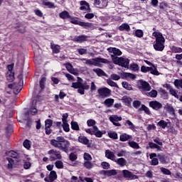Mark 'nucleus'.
<instances>
[{
    "label": "nucleus",
    "instance_id": "obj_1",
    "mask_svg": "<svg viewBox=\"0 0 182 182\" xmlns=\"http://www.w3.org/2000/svg\"><path fill=\"white\" fill-rule=\"evenodd\" d=\"M51 146L59 149V150H63V151L68 152L69 150V146H70V142L65 139L63 136H58L55 139H52L50 141Z\"/></svg>",
    "mask_w": 182,
    "mask_h": 182
},
{
    "label": "nucleus",
    "instance_id": "obj_2",
    "mask_svg": "<svg viewBox=\"0 0 182 182\" xmlns=\"http://www.w3.org/2000/svg\"><path fill=\"white\" fill-rule=\"evenodd\" d=\"M152 36L156 39L154 43V49L158 52H163L164 50V42H166L163 34L160 32L155 31L152 33Z\"/></svg>",
    "mask_w": 182,
    "mask_h": 182
},
{
    "label": "nucleus",
    "instance_id": "obj_3",
    "mask_svg": "<svg viewBox=\"0 0 182 182\" xmlns=\"http://www.w3.org/2000/svg\"><path fill=\"white\" fill-rule=\"evenodd\" d=\"M112 59L115 65H118L119 66H122V68L129 69V65L130 64L129 59L122 57L119 58L113 55H112Z\"/></svg>",
    "mask_w": 182,
    "mask_h": 182
},
{
    "label": "nucleus",
    "instance_id": "obj_4",
    "mask_svg": "<svg viewBox=\"0 0 182 182\" xmlns=\"http://www.w3.org/2000/svg\"><path fill=\"white\" fill-rule=\"evenodd\" d=\"M70 22L71 23H73L74 25H79L80 26H83L86 28H90V29H92V28H93V23L80 21L79 18H77V17H70Z\"/></svg>",
    "mask_w": 182,
    "mask_h": 182
},
{
    "label": "nucleus",
    "instance_id": "obj_5",
    "mask_svg": "<svg viewBox=\"0 0 182 182\" xmlns=\"http://www.w3.org/2000/svg\"><path fill=\"white\" fill-rule=\"evenodd\" d=\"M97 93L100 97L105 99V97H109L112 95V90L107 87H102L97 90Z\"/></svg>",
    "mask_w": 182,
    "mask_h": 182
},
{
    "label": "nucleus",
    "instance_id": "obj_6",
    "mask_svg": "<svg viewBox=\"0 0 182 182\" xmlns=\"http://www.w3.org/2000/svg\"><path fill=\"white\" fill-rule=\"evenodd\" d=\"M23 85V81L22 80H19L18 84L14 83V84H9L8 85V87L9 89H13L14 93L18 94L22 90V85Z\"/></svg>",
    "mask_w": 182,
    "mask_h": 182
},
{
    "label": "nucleus",
    "instance_id": "obj_7",
    "mask_svg": "<svg viewBox=\"0 0 182 182\" xmlns=\"http://www.w3.org/2000/svg\"><path fill=\"white\" fill-rule=\"evenodd\" d=\"M48 154L50 156V161H55V160H60L62 159V155L60 152L50 149L48 151Z\"/></svg>",
    "mask_w": 182,
    "mask_h": 182
},
{
    "label": "nucleus",
    "instance_id": "obj_8",
    "mask_svg": "<svg viewBox=\"0 0 182 182\" xmlns=\"http://www.w3.org/2000/svg\"><path fill=\"white\" fill-rule=\"evenodd\" d=\"M99 63H107V60L102 58H96L92 60H88L86 61L87 65H93L94 66H99Z\"/></svg>",
    "mask_w": 182,
    "mask_h": 182
},
{
    "label": "nucleus",
    "instance_id": "obj_9",
    "mask_svg": "<svg viewBox=\"0 0 182 182\" xmlns=\"http://www.w3.org/2000/svg\"><path fill=\"white\" fill-rule=\"evenodd\" d=\"M139 89L142 90V92H149L151 90V87H150V84L147 82L141 80L139 81Z\"/></svg>",
    "mask_w": 182,
    "mask_h": 182
},
{
    "label": "nucleus",
    "instance_id": "obj_10",
    "mask_svg": "<svg viewBox=\"0 0 182 182\" xmlns=\"http://www.w3.org/2000/svg\"><path fill=\"white\" fill-rule=\"evenodd\" d=\"M94 5L97 8H100V9H103L107 6V0H95Z\"/></svg>",
    "mask_w": 182,
    "mask_h": 182
},
{
    "label": "nucleus",
    "instance_id": "obj_11",
    "mask_svg": "<svg viewBox=\"0 0 182 182\" xmlns=\"http://www.w3.org/2000/svg\"><path fill=\"white\" fill-rule=\"evenodd\" d=\"M122 174L125 178H129V180H137V178H139V176L133 174V173L127 170H123Z\"/></svg>",
    "mask_w": 182,
    "mask_h": 182
},
{
    "label": "nucleus",
    "instance_id": "obj_12",
    "mask_svg": "<svg viewBox=\"0 0 182 182\" xmlns=\"http://www.w3.org/2000/svg\"><path fill=\"white\" fill-rule=\"evenodd\" d=\"M109 120L112 122V123H113L114 126H117V127L121 126L120 123L117 122L122 121V117H119L117 115H112L109 117Z\"/></svg>",
    "mask_w": 182,
    "mask_h": 182
},
{
    "label": "nucleus",
    "instance_id": "obj_13",
    "mask_svg": "<svg viewBox=\"0 0 182 182\" xmlns=\"http://www.w3.org/2000/svg\"><path fill=\"white\" fill-rule=\"evenodd\" d=\"M65 68L70 73H72V75H75V76H77L79 75V70L73 68L72 64L66 63Z\"/></svg>",
    "mask_w": 182,
    "mask_h": 182
},
{
    "label": "nucleus",
    "instance_id": "obj_14",
    "mask_svg": "<svg viewBox=\"0 0 182 182\" xmlns=\"http://www.w3.org/2000/svg\"><path fill=\"white\" fill-rule=\"evenodd\" d=\"M80 4L81 5L80 9V11H83V12H90V6L87 4V2L85 1H81L80 2Z\"/></svg>",
    "mask_w": 182,
    "mask_h": 182
},
{
    "label": "nucleus",
    "instance_id": "obj_15",
    "mask_svg": "<svg viewBox=\"0 0 182 182\" xmlns=\"http://www.w3.org/2000/svg\"><path fill=\"white\" fill-rule=\"evenodd\" d=\"M93 130L95 137L100 138L103 136V134H106V131H100L99 130V128H97V127L96 126L93 127Z\"/></svg>",
    "mask_w": 182,
    "mask_h": 182
},
{
    "label": "nucleus",
    "instance_id": "obj_16",
    "mask_svg": "<svg viewBox=\"0 0 182 182\" xmlns=\"http://www.w3.org/2000/svg\"><path fill=\"white\" fill-rule=\"evenodd\" d=\"M150 107L154 109L155 110H159V109H161L162 105L160 102L157 101H151L149 102Z\"/></svg>",
    "mask_w": 182,
    "mask_h": 182
},
{
    "label": "nucleus",
    "instance_id": "obj_17",
    "mask_svg": "<svg viewBox=\"0 0 182 182\" xmlns=\"http://www.w3.org/2000/svg\"><path fill=\"white\" fill-rule=\"evenodd\" d=\"M105 156L107 159H109V160H112V161L116 160V155H114V152L111 151L109 149L106 150Z\"/></svg>",
    "mask_w": 182,
    "mask_h": 182
},
{
    "label": "nucleus",
    "instance_id": "obj_18",
    "mask_svg": "<svg viewBox=\"0 0 182 182\" xmlns=\"http://www.w3.org/2000/svg\"><path fill=\"white\" fill-rule=\"evenodd\" d=\"M121 77L122 79H136V75L130 73H122Z\"/></svg>",
    "mask_w": 182,
    "mask_h": 182
},
{
    "label": "nucleus",
    "instance_id": "obj_19",
    "mask_svg": "<svg viewBox=\"0 0 182 182\" xmlns=\"http://www.w3.org/2000/svg\"><path fill=\"white\" fill-rule=\"evenodd\" d=\"M149 157L151 160V165L152 166H157V164H159V159H157V158H156V157H157L156 154H154V153L151 154L149 155Z\"/></svg>",
    "mask_w": 182,
    "mask_h": 182
},
{
    "label": "nucleus",
    "instance_id": "obj_20",
    "mask_svg": "<svg viewBox=\"0 0 182 182\" xmlns=\"http://www.w3.org/2000/svg\"><path fill=\"white\" fill-rule=\"evenodd\" d=\"M132 135L124 133L119 136L120 141H127V140H132Z\"/></svg>",
    "mask_w": 182,
    "mask_h": 182
},
{
    "label": "nucleus",
    "instance_id": "obj_21",
    "mask_svg": "<svg viewBox=\"0 0 182 182\" xmlns=\"http://www.w3.org/2000/svg\"><path fill=\"white\" fill-rule=\"evenodd\" d=\"M87 39V36H76L73 38L74 42H78V43H82V42L86 41Z\"/></svg>",
    "mask_w": 182,
    "mask_h": 182
},
{
    "label": "nucleus",
    "instance_id": "obj_22",
    "mask_svg": "<svg viewBox=\"0 0 182 182\" xmlns=\"http://www.w3.org/2000/svg\"><path fill=\"white\" fill-rule=\"evenodd\" d=\"M30 113L33 116H34V114H38V109H36V100H33V105L30 108Z\"/></svg>",
    "mask_w": 182,
    "mask_h": 182
},
{
    "label": "nucleus",
    "instance_id": "obj_23",
    "mask_svg": "<svg viewBox=\"0 0 182 182\" xmlns=\"http://www.w3.org/2000/svg\"><path fill=\"white\" fill-rule=\"evenodd\" d=\"M89 85L82 84L81 86L78 88L77 92L80 95H85V90H88Z\"/></svg>",
    "mask_w": 182,
    "mask_h": 182
},
{
    "label": "nucleus",
    "instance_id": "obj_24",
    "mask_svg": "<svg viewBox=\"0 0 182 182\" xmlns=\"http://www.w3.org/2000/svg\"><path fill=\"white\" fill-rule=\"evenodd\" d=\"M50 48L53 53H59V52H60V46L58 45H55V44H53V43H51Z\"/></svg>",
    "mask_w": 182,
    "mask_h": 182
},
{
    "label": "nucleus",
    "instance_id": "obj_25",
    "mask_svg": "<svg viewBox=\"0 0 182 182\" xmlns=\"http://www.w3.org/2000/svg\"><path fill=\"white\" fill-rule=\"evenodd\" d=\"M6 79L8 82H14L15 80V73L14 72H7Z\"/></svg>",
    "mask_w": 182,
    "mask_h": 182
},
{
    "label": "nucleus",
    "instance_id": "obj_26",
    "mask_svg": "<svg viewBox=\"0 0 182 182\" xmlns=\"http://www.w3.org/2000/svg\"><path fill=\"white\" fill-rule=\"evenodd\" d=\"M79 143H82V144L87 145L89 144V139L86 136H80L78 137Z\"/></svg>",
    "mask_w": 182,
    "mask_h": 182
},
{
    "label": "nucleus",
    "instance_id": "obj_27",
    "mask_svg": "<svg viewBox=\"0 0 182 182\" xmlns=\"http://www.w3.org/2000/svg\"><path fill=\"white\" fill-rule=\"evenodd\" d=\"M158 157L160 160L161 163H163V164H165V163H168L170 161V159L166 156V155H158Z\"/></svg>",
    "mask_w": 182,
    "mask_h": 182
},
{
    "label": "nucleus",
    "instance_id": "obj_28",
    "mask_svg": "<svg viewBox=\"0 0 182 182\" xmlns=\"http://www.w3.org/2000/svg\"><path fill=\"white\" fill-rule=\"evenodd\" d=\"M48 178L50 180V181H55V180H56V178H58V174H56V171H51Z\"/></svg>",
    "mask_w": 182,
    "mask_h": 182
},
{
    "label": "nucleus",
    "instance_id": "obj_29",
    "mask_svg": "<svg viewBox=\"0 0 182 182\" xmlns=\"http://www.w3.org/2000/svg\"><path fill=\"white\" fill-rule=\"evenodd\" d=\"M105 176H107L108 177H112V176H116L117 174V171L114 169L105 171L104 172Z\"/></svg>",
    "mask_w": 182,
    "mask_h": 182
},
{
    "label": "nucleus",
    "instance_id": "obj_30",
    "mask_svg": "<svg viewBox=\"0 0 182 182\" xmlns=\"http://www.w3.org/2000/svg\"><path fill=\"white\" fill-rule=\"evenodd\" d=\"M119 31H127V32H129L130 31V26H129L128 23H123L119 27Z\"/></svg>",
    "mask_w": 182,
    "mask_h": 182
},
{
    "label": "nucleus",
    "instance_id": "obj_31",
    "mask_svg": "<svg viewBox=\"0 0 182 182\" xmlns=\"http://www.w3.org/2000/svg\"><path fill=\"white\" fill-rule=\"evenodd\" d=\"M104 103L107 107H111V106H113V103H114V100L112 98H108L105 100Z\"/></svg>",
    "mask_w": 182,
    "mask_h": 182
},
{
    "label": "nucleus",
    "instance_id": "obj_32",
    "mask_svg": "<svg viewBox=\"0 0 182 182\" xmlns=\"http://www.w3.org/2000/svg\"><path fill=\"white\" fill-rule=\"evenodd\" d=\"M60 18H61L62 19H69V18H70V16L69 15V12L64 11L63 12H61L59 14Z\"/></svg>",
    "mask_w": 182,
    "mask_h": 182
},
{
    "label": "nucleus",
    "instance_id": "obj_33",
    "mask_svg": "<svg viewBox=\"0 0 182 182\" xmlns=\"http://www.w3.org/2000/svg\"><path fill=\"white\" fill-rule=\"evenodd\" d=\"M109 52H112L114 55H117V56H120L122 55V52L119 50V48H112L108 49Z\"/></svg>",
    "mask_w": 182,
    "mask_h": 182
},
{
    "label": "nucleus",
    "instance_id": "obj_34",
    "mask_svg": "<svg viewBox=\"0 0 182 182\" xmlns=\"http://www.w3.org/2000/svg\"><path fill=\"white\" fill-rule=\"evenodd\" d=\"M115 163L118 164L119 166H122V167L124 166H126V159H124V158H119L118 159H115L114 160Z\"/></svg>",
    "mask_w": 182,
    "mask_h": 182
},
{
    "label": "nucleus",
    "instance_id": "obj_35",
    "mask_svg": "<svg viewBox=\"0 0 182 182\" xmlns=\"http://www.w3.org/2000/svg\"><path fill=\"white\" fill-rule=\"evenodd\" d=\"M129 146H130L132 149H140V146H139V144H137L136 141H129L128 142Z\"/></svg>",
    "mask_w": 182,
    "mask_h": 182
},
{
    "label": "nucleus",
    "instance_id": "obj_36",
    "mask_svg": "<svg viewBox=\"0 0 182 182\" xmlns=\"http://www.w3.org/2000/svg\"><path fill=\"white\" fill-rule=\"evenodd\" d=\"M168 91L172 96H174L176 99H178V92L172 87L168 88Z\"/></svg>",
    "mask_w": 182,
    "mask_h": 182
},
{
    "label": "nucleus",
    "instance_id": "obj_37",
    "mask_svg": "<svg viewBox=\"0 0 182 182\" xmlns=\"http://www.w3.org/2000/svg\"><path fill=\"white\" fill-rule=\"evenodd\" d=\"M122 102L126 106H130V105H132V98L124 97L122 99Z\"/></svg>",
    "mask_w": 182,
    "mask_h": 182
},
{
    "label": "nucleus",
    "instance_id": "obj_38",
    "mask_svg": "<svg viewBox=\"0 0 182 182\" xmlns=\"http://www.w3.org/2000/svg\"><path fill=\"white\" fill-rule=\"evenodd\" d=\"M149 72H151L152 75H156V76H159L160 75V73H159V71L157 70V68L154 65L150 67Z\"/></svg>",
    "mask_w": 182,
    "mask_h": 182
},
{
    "label": "nucleus",
    "instance_id": "obj_39",
    "mask_svg": "<svg viewBox=\"0 0 182 182\" xmlns=\"http://www.w3.org/2000/svg\"><path fill=\"white\" fill-rule=\"evenodd\" d=\"M171 50L173 52V53H181L182 52V48L180 47H176V46H172L171 48Z\"/></svg>",
    "mask_w": 182,
    "mask_h": 182
},
{
    "label": "nucleus",
    "instance_id": "obj_40",
    "mask_svg": "<svg viewBox=\"0 0 182 182\" xmlns=\"http://www.w3.org/2000/svg\"><path fill=\"white\" fill-rule=\"evenodd\" d=\"M93 72H95L98 76H105L106 75L100 68L93 69Z\"/></svg>",
    "mask_w": 182,
    "mask_h": 182
},
{
    "label": "nucleus",
    "instance_id": "obj_41",
    "mask_svg": "<svg viewBox=\"0 0 182 182\" xmlns=\"http://www.w3.org/2000/svg\"><path fill=\"white\" fill-rule=\"evenodd\" d=\"M87 124L88 127H95V126H96V121L92 119H88L87 121Z\"/></svg>",
    "mask_w": 182,
    "mask_h": 182
},
{
    "label": "nucleus",
    "instance_id": "obj_42",
    "mask_svg": "<svg viewBox=\"0 0 182 182\" xmlns=\"http://www.w3.org/2000/svg\"><path fill=\"white\" fill-rule=\"evenodd\" d=\"M53 124V121L52 119H46L45 121V129H50L52 124Z\"/></svg>",
    "mask_w": 182,
    "mask_h": 182
},
{
    "label": "nucleus",
    "instance_id": "obj_43",
    "mask_svg": "<svg viewBox=\"0 0 182 182\" xmlns=\"http://www.w3.org/2000/svg\"><path fill=\"white\" fill-rule=\"evenodd\" d=\"M149 149H156L157 150H161V147L160 146L153 143L149 142Z\"/></svg>",
    "mask_w": 182,
    "mask_h": 182
},
{
    "label": "nucleus",
    "instance_id": "obj_44",
    "mask_svg": "<svg viewBox=\"0 0 182 182\" xmlns=\"http://www.w3.org/2000/svg\"><path fill=\"white\" fill-rule=\"evenodd\" d=\"M122 87L127 90H132V85L129 84L127 82H122Z\"/></svg>",
    "mask_w": 182,
    "mask_h": 182
},
{
    "label": "nucleus",
    "instance_id": "obj_45",
    "mask_svg": "<svg viewBox=\"0 0 182 182\" xmlns=\"http://www.w3.org/2000/svg\"><path fill=\"white\" fill-rule=\"evenodd\" d=\"M157 126H159V127L162 129H166V127H167V122L164 120H161L158 122Z\"/></svg>",
    "mask_w": 182,
    "mask_h": 182
},
{
    "label": "nucleus",
    "instance_id": "obj_46",
    "mask_svg": "<svg viewBox=\"0 0 182 182\" xmlns=\"http://www.w3.org/2000/svg\"><path fill=\"white\" fill-rule=\"evenodd\" d=\"M62 127L64 132H66L68 133L70 131V128L69 127V124L68 122L63 123Z\"/></svg>",
    "mask_w": 182,
    "mask_h": 182
},
{
    "label": "nucleus",
    "instance_id": "obj_47",
    "mask_svg": "<svg viewBox=\"0 0 182 182\" xmlns=\"http://www.w3.org/2000/svg\"><path fill=\"white\" fill-rule=\"evenodd\" d=\"M84 166L85 168L90 170L91 168H93V164H92L90 161H85L84 163Z\"/></svg>",
    "mask_w": 182,
    "mask_h": 182
},
{
    "label": "nucleus",
    "instance_id": "obj_48",
    "mask_svg": "<svg viewBox=\"0 0 182 182\" xmlns=\"http://www.w3.org/2000/svg\"><path fill=\"white\" fill-rule=\"evenodd\" d=\"M101 166L104 170H109L110 168V164L106 161L102 162Z\"/></svg>",
    "mask_w": 182,
    "mask_h": 182
},
{
    "label": "nucleus",
    "instance_id": "obj_49",
    "mask_svg": "<svg viewBox=\"0 0 182 182\" xmlns=\"http://www.w3.org/2000/svg\"><path fill=\"white\" fill-rule=\"evenodd\" d=\"M174 85L177 89H180V87L182 89V80H176L174 81Z\"/></svg>",
    "mask_w": 182,
    "mask_h": 182
},
{
    "label": "nucleus",
    "instance_id": "obj_50",
    "mask_svg": "<svg viewBox=\"0 0 182 182\" xmlns=\"http://www.w3.org/2000/svg\"><path fill=\"white\" fill-rule=\"evenodd\" d=\"M108 136L109 137H110V139H114V140H117V133H116L115 132H109Z\"/></svg>",
    "mask_w": 182,
    "mask_h": 182
},
{
    "label": "nucleus",
    "instance_id": "obj_51",
    "mask_svg": "<svg viewBox=\"0 0 182 182\" xmlns=\"http://www.w3.org/2000/svg\"><path fill=\"white\" fill-rule=\"evenodd\" d=\"M82 82L78 81L77 82H73L72 84L71 87H73L74 89H79L80 86H82Z\"/></svg>",
    "mask_w": 182,
    "mask_h": 182
},
{
    "label": "nucleus",
    "instance_id": "obj_52",
    "mask_svg": "<svg viewBox=\"0 0 182 182\" xmlns=\"http://www.w3.org/2000/svg\"><path fill=\"white\" fill-rule=\"evenodd\" d=\"M7 160L9 161V164L7 165L8 168L9 170H11V168H12L14 167V159H11V158H7Z\"/></svg>",
    "mask_w": 182,
    "mask_h": 182
},
{
    "label": "nucleus",
    "instance_id": "obj_53",
    "mask_svg": "<svg viewBox=\"0 0 182 182\" xmlns=\"http://www.w3.org/2000/svg\"><path fill=\"white\" fill-rule=\"evenodd\" d=\"M45 82H46V77H42L40 80V87L41 89H45Z\"/></svg>",
    "mask_w": 182,
    "mask_h": 182
},
{
    "label": "nucleus",
    "instance_id": "obj_54",
    "mask_svg": "<svg viewBox=\"0 0 182 182\" xmlns=\"http://www.w3.org/2000/svg\"><path fill=\"white\" fill-rule=\"evenodd\" d=\"M130 69L131 70H133V72H137V70H139L140 68H139V65L137 64H131Z\"/></svg>",
    "mask_w": 182,
    "mask_h": 182
},
{
    "label": "nucleus",
    "instance_id": "obj_55",
    "mask_svg": "<svg viewBox=\"0 0 182 182\" xmlns=\"http://www.w3.org/2000/svg\"><path fill=\"white\" fill-rule=\"evenodd\" d=\"M71 128L73 130H79V124L76 122H71Z\"/></svg>",
    "mask_w": 182,
    "mask_h": 182
},
{
    "label": "nucleus",
    "instance_id": "obj_56",
    "mask_svg": "<svg viewBox=\"0 0 182 182\" xmlns=\"http://www.w3.org/2000/svg\"><path fill=\"white\" fill-rule=\"evenodd\" d=\"M149 97H156L157 92L155 90H152L150 92L146 94Z\"/></svg>",
    "mask_w": 182,
    "mask_h": 182
},
{
    "label": "nucleus",
    "instance_id": "obj_57",
    "mask_svg": "<svg viewBox=\"0 0 182 182\" xmlns=\"http://www.w3.org/2000/svg\"><path fill=\"white\" fill-rule=\"evenodd\" d=\"M107 85H109V86H111L112 87H117V84L112 80H107Z\"/></svg>",
    "mask_w": 182,
    "mask_h": 182
},
{
    "label": "nucleus",
    "instance_id": "obj_58",
    "mask_svg": "<svg viewBox=\"0 0 182 182\" xmlns=\"http://www.w3.org/2000/svg\"><path fill=\"white\" fill-rule=\"evenodd\" d=\"M55 165L56 168H63V162L61 161H56Z\"/></svg>",
    "mask_w": 182,
    "mask_h": 182
},
{
    "label": "nucleus",
    "instance_id": "obj_59",
    "mask_svg": "<svg viewBox=\"0 0 182 182\" xmlns=\"http://www.w3.org/2000/svg\"><path fill=\"white\" fill-rule=\"evenodd\" d=\"M84 160H86V161H90L92 160V156L88 153L84 154Z\"/></svg>",
    "mask_w": 182,
    "mask_h": 182
},
{
    "label": "nucleus",
    "instance_id": "obj_60",
    "mask_svg": "<svg viewBox=\"0 0 182 182\" xmlns=\"http://www.w3.org/2000/svg\"><path fill=\"white\" fill-rule=\"evenodd\" d=\"M135 35L137 38H143V35H144V33H143V31L141 30H136L135 31Z\"/></svg>",
    "mask_w": 182,
    "mask_h": 182
},
{
    "label": "nucleus",
    "instance_id": "obj_61",
    "mask_svg": "<svg viewBox=\"0 0 182 182\" xmlns=\"http://www.w3.org/2000/svg\"><path fill=\"white\" fill-rule=\"evenodd\" d=\"M141 110H144V112L146 114H150V109H149V108L147 107H146V105H141Z\"/></svg>",
    "mask_w": 182,
    "mask_h": 182
},
{
    "label": "nucleus",
    "instance_id": "obj_62",
    "mask_svg": "<svg viewBox=\"0 0 182 182\" xmlns=\"http://www.w3.org/2000/svg\"><path fill=\"white\" fill-rule=\"evenodd\" d=\"M9 156L10 157H12L13 159H16V157H18V153H16V151H10L9 152Z\"/></svg>",
    "mask_w": 182,
    "mask_h": 182
},
{
    "label": "nucleus",
    "instance_id": "obj_63",
    "mask_svg": "<svg viewBox=\"0 0 182 182\" xmlns=\"http://www.w3.org/2000/svg\"><path fill=\"white\" fill-rule=\"evenodd\" d=\"M43 5H45L46 6H48V8H55V4H53V3L52 2H49V1H43Z\"/></svg>",
    "mask_w": 182,
    "mask_h": 182
},
{
    "label": "nucleus",
    "instance_id": "obj_64",
    "mask_svg": "<svg viewBox=\"0 0 182 182\" xmlns=\"http://www.w3.org/2000/svg\"><path fill=\"white\" fill-rule=\"evenodd\" d=\"M68 117H69V115L68 114V113L63 114V117H62L63 123H68Z\"/></svg>",
    "mask_w": 182,
    "mask_h": 182
}]
</instances>
